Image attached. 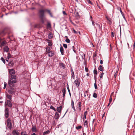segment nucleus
<instances>
[{"mask_svg":"<svg viewBox=\"0 0 135 135\" xmlns=\"http://www.w3.org/2000/svg\"><path fill=\"white\" fill-rule=\"evenodd\" d=\"M7 126L9 129H11L12 128V124L11 122V120L8 118L7 120Z\"/></svg>","mask_w":135,"mask_h":135,"instance_id":"1","label":"nucleus"},{"mask_svg":"<svg viewBox=\"0 0 135 135\" xmlns=\"http://www.w3.org/2000/svg\"><path fill=\"white\" fill-rule=\"evenodd\" d=\"M9 80L11 81V82H13V83H15L16 81L15 75H11V78Z\"/></svg>","mask_w":135,"mask_h":135,"instance_id":"2","label":"nucleus"},{"mask_svg":"<svg viewBox=\"0 0 135 135\" xmlns=\"http://www.w3.org/2000/svg\"><path fill=\"white\" fill-rule=\"evenodd\" d=\"M77 79L74 81V83L77 87H78L80 85V82L78 78L76 77Z\"/></svg>","mask_w":135,"mask_h":135,"instance_id":"3","label":"nucleus"},{"mask_svg":"<svg viewBox=\"0 0 135 135\" xmlns=\"http://www.w3.org/2000/svg\"><path fill=\"white\" fill-rule=\"evenodd\" d=\"M44 10H41L40 11V17L41 18H42L44 16Z\"/></svg>","mask_w":135,"mask_h":135,"instance_id":"4","label":"nucleus"},{"mask_svg":"<svg viewBox=\"0 0 135 135\" xmlns=\"http://www.w3.org/2000/svg\"><path fill=\"white\" fill-rule=\"evenodd\" d=\"M8 109L6 108L5 110V116L6 117L8 118Z\"/></svg>","mask_w":135,"mask_h":135,"instance_id":"5","label":"nucleus"},{"mask_svg":"<svg viewBox=\"0 0 135 135\" xmlns=\"http://www.w3.org/2000/svg\"><path fill=\"white\" fill-rule=\"evenodd\" d=\"M5 104L8 105L10 107H12V104L9 100H7L6 103Z\"/></svg>","mask_w":135,"mask_h":135,"instance_id":"6","label":"nucleus"},{"mask_svg":"<svg viewBox=\"0 0 135 135\" xmlns=\"http://www.w3.org/2000/svg\"><path fill=\"white\" fill-rule=\"evenodd\" d=\"M14 83H13V82H11V81H9L8 84L11 87H13L14 86Z\"/></svg>","mask_w":135,"mask_h":135,"instance_id":"7","label":"nucleus"},{"mask_svg":"<svg viewBox=\"0 0 135 135\" xmlns=\"http://www.w3.org/2000/svg\"><path fill=\"white\" fill-rule=\"evenodd\" d=\"M62 92L63 93V96L62 97L64 98V99L65 97V94H66V90L65 89V88H64L62 89Z\"/></svg>","mask_w":135,"mask_h":135,"instance_id":"8","label":"nucleus"},{"mask_svg":"<svg viewBox=\"0 0 135 135\" xmlns=\"http://www.w3.org/2000/svg\"><path fill=\"white\" fill-rule=\"evenodd\" d=\"M15 73V71L13 69H11L9 71V74L11 75H14Z\"/></svg>","mask_w":135,"mask_h":135,"instance_id":"9","label":"nucleus"},{"mask_svg":"<svg viewBox=\"0 0 135 135\" xmlns=\"http://www.w3.org/2000/svg\"><path fill=\"white\" fill-rule=\"evenodd\" d=\"M71 106H72V108L74 110V111L75 112L76 110L75 109V107L74 106V104L73 101V100L71 104Z\"/></svg>","mask_w":135,"mask_h":135,"instance_id":"10","label":"nucleus"},{"mask_svg":"<svg viewBox=\"0 0 135 135\" xmlns=\"http://www.w3.org/2000/svg\"><path fill=\"white\" fill-rule=\"evenodd\" d=\"M19 132L18 131H16V130H14L12 132V134L13 135H18L19 134Z\"/></svg>","mask_w":135,"mask_h":135,"instance_id":"11","label":"nucleus"},{"mask_svg":"<svg viewBox=\"0 0 135 135\" xmlns=\"http://www.w3.org/2000/svg\"><path fill=\"white\" fill-rule=\"evenodd\" d=\"M9 50V48L7 46L5 47L4 48V52H7Z\"/></svg>","mask_w":135,"mask_h":135,"instance_id":"12","label":"nucleus"},{"mask_svg":"<svg viewBox=\"0 0 135 135\" xmlns=\"http://www.w3.org/2000/svg\"><path fill=\"white\" fill-rule=\"evenodd\" d=\"M62 108V106L61 105L59 107H57V111L59 113H60L61 110Z\"/></svg>","mask_w":135,"mask_h":135,"instance_id":"13","label":"nucleus"},{"mask_svg":"<svg viewBox=\"0 0 135 135\" xmlns=\"http://www.w3.org/2000/svg\"><path fill=\"white\" fill-rule=\"evenodd\" d=\"M54 53L52 51H50L48 52V55L49 56L52 57L54 55Z\"/></svg>","mask_w":135,"mask_h":135,"instance_id":"14","label":"nucleus"},{"mask_svg":"<svg viewBox=\"0 0 135 135\" xmlns=\"http://www.w3.org/2000/svg\"><path fill=\"white\" fill-rule=\"evenodd\" d=\"M54 117L55 119H57L59 118V114L57 112H56L55 113Z\"/></svg>","mask_w":135,"mask_h":135,"instance_id":"15","label":"nucleus"},{"mask_svg":"<svg viewBox=\"0 0 135 135\" xmlns=\"http://www.w3.org/2000/svg\"><path fill=\"white\" fill-rule=\"evenodd\" d=\"M32 131L33 132H36L37 131L36 128V126H33L32 128Z\"/></svg>","mask_w":135,"mask_h":135,"instance_id":"16","label":"nucleus"},{"mask_svg":"<svg viewBox=\"0 0 135 135\" xmlns=\"http://www.w3.org/2000/svg\"><path fill=\"white\" fill-rule=\"evenodd\" d=\"M106 18L107 20L109 22V24L110 25L112 23L111 19L110 18L108 17L107 16L106 17Z\"/></svg>","mask_w":135,"mask_h":135,"instance_id":"17","label":"nucleus"},{"mask_svg":"<svg viewBox=\"0 0 135 135\" xmlns=\"http://www.w3.org/2000/svg\"><path fill=\"white\" fill-rule=\"evenodd\" d=\"M48 37L49 39H50L53 37V35L52 33L50 32L48 35Z\"/></svg>","mask_w":135,"mask_h":135,"instance_id":"18","label":"nucleus"},{"mask_svg":"<svg viewBox=\"0 0 135 135\" xmlns=\"http://www.w3.org/2000/svg\"><path fill=\"white\" fill-rule=\"evenodd\" d=\"M71 77L73 78L74 79H75V75L74 72L72 70H71Z\"/></svg>","mask_w":135,"mask_h":135,"instance_id":"19","label":"nucleus"},{"mask_svg":"<svg viewBox=\"0 0 135 135\" xmlns=\"http://www.w3.org/2000/svg\"><path fill=\"white\" fill-rule=\"evenodd\" d=\"M81 103L80 102H78V108L79 109V112H80L81 110Z\"/></svg>","mask_w":135,"mask_h":135,"instance_id":"20","label":"nucleus"},{"mask_svg":"<svg viewBox=\"0 0 135 135\" xmlns=\"http://www.w3.org/2000/svg\"><path fill=\"white\" fill-rule=\"evenodd\" d=\"M87 113V111H86L84 112V117L83 118V120L86 119V115Z\"/></svg>","mask_w":135,"mask_h":135,"instance_id":"21","label":"nucleus"},{"mask_svg":"<svg viewBox=\"0 0 135 135\" xmlns=\"http://www.w3.org/2000/svg\"><path fill=\"white\" fill-rule=\"evenodd\" d=\"M60 51L62 55H63L64 54V50L62 47H61L60 48Z\"/></svg>","mask_w":135,"mask_h":135,"instance_id":"22","label":"nucleus"},{"mask_svg":"<svg viewBox=\"0 0 135 135\" xmlns=\"http://www.w3.org/2000/svg\"><path fill=\"white\" fill-rule=\"evenodd\" d=\"M60 66L61 68H62L63 69H64L65 68L64 65L62 63H61L60 64Z\"/></svg>","mask_w":135,"mask_h":135,"instance_id":"23","label":"nucleus"},{"mask_svg":"<svg viewBox=\"0 0 135 135\" xmlns=\"http://www.w3.org/2000/svg\"><path fill=\"white\" fill-rule=\"evenodd\" d=\"M98 69L100 71L103 70V67L102 65H100L98 68Z\"/></svg>","mask_w":135,"mask_h":135,"instance_id":"24","label":"nucleus"},{"mask_svg":"<svg viewBox=\"0 0 135 135\" xmlns=\"http://www.w3.org/2000/svg\"><path fill=\"white\" fill-rule=\"evenodd\" d=\"M118 9L120 11V12L121 14H122V16H123L124 15V14L122 11L121 10V8L119 7L118 8Z\"/></svg>","mask_w":135,"mask_h":135,"instance_id":"25","label":"nucleus"},{"mask_svg":"<svg viewBox=\"0 0 135 135\" xmlns=\"http://www.w3.org/2000/svg\"><path fill=\"white\" fill-rule=\"evenodd\" d=\"M49 41H48V46H51L52 45V43L49 40H48Z\"/></svg>","mask_w":135,"mask_h":135,"instance_id":"26","label":"nucleus"},{"mask_svg":"<svg viewBox=\"0 0 135 135\" xmlns=\"http://www.w3.org/2000/svg\"><path fill=\"white\" fill-rule=\"evenodd\" d=\"M50 133V131L49 130H47L46 132H44L43 134V135L46 134H48Z\"/></svg>","mask_w":135,"mask_h":135,"instance_id":"27","label":"nucleus"},{"mask_svg":"<svg viewBox=\"0 0 135 135\" xmlns=\"http://www.w3.org/2000/svg\"><path fill=\"white\" fill-rule=\"evenodd\" d=\"M6 42L5 41H3L2 42L1 44V46H3L6 45Z\"/></svg>","mask_w":135,"mask_h":135,"instance_id":"28","label":"nucleus"},{"mask_svg":"<svg viewBox=\"0 0 135 135\" xmlns=\"http://www.w3.org/2000/svg\"><path fill=\"white\" fill-rule=\"evenodd\" d=\"M93 97L95 98H97V95L96 93H94L93 95Z\"/></svg>","mask_w":135,"mask_h":135,"instance_id":"29","label":"nucleus"},{"mask_svg":"<svg viewBox=\"0 0 135 135\" xmlns=\"http://www.w3.org/2000/svg\"><path fill=\"white\" fill-rule=\"evenodd\" d=\"M27 134L26 133V132H22L21 133V135H27Z\"/></svg>","mask_w":135,"mask_h":135,"instance_id":"30","label":"nucleus"},{"mask_svg":"<svg viewBox=\"0 0 135 135\" xmlns=\"http://www.w3.org/2000/svg\"><path fill=\"white\" fill-rule=\"evenodd\" d=\"M11 55L9 53H8V54L7 58H8V59H9L11 58Z\"/></svg>","mask_w":135,"mask_h":135,"instance_id":"31","label":"nucleus"},{"mask_svg":"<svg viewBox=\"0 0 135 135\" xmlns=\"http://www.w3.org/2000/svg\"><path fill=\"white\" fill-rule=\"evenodd\" d=\"M81 128V126H79L76 127V128L77 130H78L79 129H80Z\"/></svg>","mask_w":135,"mask_h":135,"instance_id":"32","label":"nucleus"},{"mask_svg":"<svg viewBox=\"0 0 135 135\" xmlns=\"http://www.w3.org/2000/svg\"><path fill=\"white\" fill-rule=\"evenodd\" d=\"M1 60H2V61H3V62L5 64V60L4 59L3 57H1Z\"/></svg>","mask_w":135,"mask_h":135,"instance_id":"33","label":"nucleus"},{"mask_svg":"<svg viewBox=\"0 0 135 135\" xmlns=\"http://www.w3.org/2000/svg\"><path fill=\"white\" fill-rule=\"evenodd\" d=\"M92 24L94 26L95 29L96 30V27L95 26V22L93 21H92Z\"/></svg>","mask_w":135,"mask_h":135,"instance_id":"34","label":"nucleus"},{"mask_svg":"<svg viewBox=\"0 0 135 135\" xmlns=\"http://www.w3.org/2000/svg\"><path fill=\"white\" fill-rule=\"evenodd\" d=\"M50 108L51 109H52L54 111H56V110L55 109V108L54 107H53L52 106H51L50 107Z\"/></svg>","mask_w":135,"mask_h":135,"instance_id":"35","label":"nucleus"},{"mask_svg":"<svg viewBox=\"0 0 135 135\" xmlns=\"http://www.w3.org/2000/svg\"><path fill=\"white\" fill-rule=\"evenodd\" d=\"M65 41L68 43H69L70 42V41L69 38H67L66 39Z\"/></svg>","mask_w":135,"mask_h":135,"instance_id":"36","label":"nucleus"},{"mask_svg":"<svg viewBox=\"0 0 135 135\" xmlns=\"http://www.w3.org/2000/svg\"><path fill=\"white\" fill-rule=\"evenodd\" d=\"M51 24L50 23H48L47 25V27L48 28H50L51 27Z\"/></svg>","mask_w":135,"mask_h":135,"instance_id":"37","label":"nucleus"},{"mask_svg":"<svg viewBox=\"0 0 135 135\" xmlns=\"http://www.w3.org/2000/svg\"><path fill=\"white\" fill-rule=\"evenodd\" d=\"M94 74L97 75V74L98 72L97 70H94Z\"/></svg>","mask_w":135,"mask_h":135,"instance_id":"38","label":"nucleus"},{"mask_svg":"<svg viewBox=\"0 0 135 135\" xmlns=\"http://www.w3.org/2000/svg\"><path fill=\"white\" fill-rule=\"evenodd\" d=\"M95 24L97 26V27L99 29L100 28V25L99 24L97 23H96Z\"/></svg>","mask_w":135,"mask_h":135,"instance_id":"39","label":"nucleus"},{"mask_svg":"<svg viewBox=\"0 0 135 135\" xmlns=\"http://www.w3.org/2000/svg\"><path fill=\"white\" fill-rule=\"evenodd\" d=\"M7 84L6 82L4 83V87H3L4 89H5L6 88Z\"/></svg>","mask_w":135,"mask_h":135,"instance_id":"40","label":"nucleus"},{"mask_svg":"<svg viewBox=\"0 0 135 135\" xmlns=\"http://www.w3.org/2000/svg\"><path fill=\"white\" fill-rule=\"evenodd\" d=\"M47 51H49L50 50V47H47L46 48Z\"/></svg>","mask_w":135,"mask_h":135,"instance_id":"41","label":"nucleus"},{"mask_svg":"<svg viewBox=\"0 0 135 135\" xmlns=\"http://www.w3.org/2000/svg\"><path fill=\"white\" fill-rule=\"evenodd\" d=\"M63 46L64 48H65L66 49L67 47V45L65 44H63Z\"/></svg>","mask_w":135,"mask_h":135,"instance_id":"42","label":"nucleus"},{"mask_svg":"<svg viewBox=\"0 0 135 135\" xmlns=\"http://www.w3.org/2000/svg\"><path fill=\"white\" fill-rule=\"evenodd\" d=\"M72 47H73V51L75 53H76V50H75V48L74 47V46H73Z\"/></svg>","mask_w":135,"mask_h":135,"instance_id":"43","label":"nucleus"},{"mask_svg":"<svg viewBox=\"0 0 135 135\" xmlns=\"http://www.w3.org/2000/svg\"><path fill=\"white\" fill-rule=\"evenodd\" d=\"M103 74H104V73L103 72L101 74L100 76V77L101 78H102V77L103 76Z\"/></svg>","mask_w":135,"mask_h":135,"instance_id":"44","label":"nucleus"},{"mask_svg":"<svg viewBox=\"0 0 135 135\" xmlns=\"http://www.w3.org/2000/svg\"><path fill=\"white\" fill-rule=\"evenodd\" d=\"M94 85L95 88L96 89H97V85L96 83H94Z\"/></svg>","mask_w":135,"mask_h":135,"instance_id":"45","label":"nucleus"},{"mask_svg":"<svg viewBox=\"0 0 135 135\" xmlns=\"http://www.w3.org/2000/svg\"><path fill=\"white\" fill-rule=\"evenodd\" d=\"M88 124L87 121L86 120H85L84 122V125H87Z\"/></svg>","mask_w":135,"mask_h":135,"instance_id":"46","label":"nucleus"},{"mask_svg":"<svg viewBox=\"0 0 135 135\" xmlns=\"http://www.w3.org/2000/svg\"><path fill=\"white\" fill-rule=\"evenodd\" d=\"M112 98L110 97L109 99V102L111 103L112 100Z\"/></svg>","mask_w":135,"mask_h":135,"instance_id":"47","label":"nucleus"},{"mask_svg":"<svg viewBox=\"0 0 135 135\" xmlns=\"http://www.w3.org/2000/svg\"><path fill=\"white\" fill-rule=\"evenodd\" d=\"M76 17H78L79 16V14L78 13V12H76Z\"/></svg>","mask_w":135,"mask_h":135,"instance_id":"48","label":"nucleus"},{"mask_svg":"<svg viewBox=\"0 0 135 135\" xmlns=\"http://www.w3.org/2000/svg\"><path fill=\"white\" fill-rule=\"evenodd\" d=\"M111 35H112V37H114V33L113 32H111Z\"/></svg>","mask_w":135,"mask_h":135,"instance_id":"49","label":"nucleus"},{"mask_svg":"<svg viewBox=\"0 0 135 135\" xmlns=\"http://www.w3.org/2000/svg\"><path fill=\"white\" fill-rule=\"evenodd\" d=\"M67 89H68V92H69V94L70 95H71V93H70V90H69V88H67Z\"/></svg>","mask_w":135,"mask_h":135,"instance_id":"50","label":"nucleus"},{"mask_svg":"<svg viewBox=\"0 0 135 135\" xmlns=\"http://www.w3.org/2000/svg\"><path fill=\"white\" fill-rule=\"evenodd\" d=\"M85 71H86V72H88V69L87 68H85Z\"/></svg>","mask_w":135,"mask_h":135,"instance_id":"51","label":"nucleus"},{"mask_svg":"<svg viewBox=\"0 0 135 135\" xmlns=\"http://www.w3.org/2000/svg\"><path fill=\"white\" fill-rule=\"evenodd\" d=\"M7 97L9 99H11V97L10 95H8Z\"/></svg>","mask_w":135,"mask_h":135,"instance_id":"52","label":"nucleus"},{"mask_svg":"<svg viewBox=\"0 0 135 135\" xmlns=\"http://www.w3.org/2000/svg\"><path fill=\"white\" fill-rule=\"evenodd\" d=\"M63 13L64 15H66V14L65 11H63Z\"/></svg>","mask_w":135,"mask_h":135,"instance_id":"53","label":"nucleus"},{"mask_svg":"<svg viewBox=\"0 0 135 135\" xmlns=\"http://www.w3.org/2000/svg\"><path fill=\"white\" fill-rule=\"evenodd\" d=\"M100 63L101 64H103V61H102V60H100Z\"/></svg>","mask_w":135,"mask_h":135,"instance_id":"54","label":"nucleus"},{"mask_svg":"<svg viewBox=\"0 0 135 135\" xmlns=\"http://www.w3.org/2000/svg\"><path fill=\"white\" fill-rule=\"evenodd\" d=\"M133 48L134 49L135 47V43H134V44H133Z\"/></svg>","mask_w":135,"mask_h":135,"instance_id":"55","label":"nucleus"},{"mask_svg":"<svg viewBox=\"0 0 135 135\" xmlns=\"http://www.w3.org/2000/svg\"><path fill=\"white\" fill-rule=\"evenodd\" d=\"M117 71L115 74V75H114L115 78L116 77V76L117 75Z\"/></svg>","mask_w":135,"mask_h":135,"instance_id":"56","label":"nucleus"},{"mask_svg":"<svg viewBox=\"0 0 135 135\" xmlns=\"http://www.w3.org/2000/svg\"><path fill=\"white\" fill-rule=\"evenodd\" d=\"M49 14H50V16L51 17H53V16L52 15V14L51 13H50Z\"/></svg>","mask_w":135,"mask_h":135,"instance_id":"57","label":"nucleus"},{"mask_svg":"<svg viewBox=\"0 0 135 135\" xmlns=\"http://www.w3.org/2000/svg\"><path fill=\"white\" fill-rule=\"evenodd\" d=\"M73 31L75 33H77V32H76L74 30H73Z\"/></svg>","mask_w":135,"mask_h":135,"instance_id":"58","label":"nucleus"},{"mask_svg":"<svg viewBox=\"0 0 135 135\" xmlns=\"http://www.w3.org/2000/svg\"><path fill=\"white\" fill-rule=\"evenodd\" d=\"M88 2V3H89L91 4H92V3L89 0Z\"/></svg>","mask_w":135,"mask_h":135,"instance_id":"59","label":"nucleus"},{"mask_svg":"<svg viewBox=\"0 0 135 135\" xmlns=\"http://www.w3.org/2000/svg\"><path fill=\"white\" fill-rule=\"evenodd\" d=\"M47 11L49 14L50 13H51L50 12V11L49 10H47Z\"/></svg>","mask_w":135,"mask_h":135,"instance_id":"60","label":"nucleus"},{"mask_svg":"<svg viewBox=\"0 0 135 135\" xmlns=\"http://www.w3.org/2000/svg\"><path fill=\"white\" fill-rule=\"evenodd\" d=\"M31 135H36V134L35 133H34L32 134Z\"/></svg>","mask_w":135,"mask_h":135,"instance_id":"61","label":"nucleus"},{"mask_svg":"<svg viewBox=\"0 0 135 135\" xmlns=\"http://www.w3.org/2000/svg\"><path fill=\"white\" fill-rule=\"evenodd\" d=\"M120 36H121V28H120Z\"/></svg>","mask_w":135,"mask_h":135,"instance_id":"62","label":"nucleus"},{"mask_svg":"<svg viewBox=\"0 0 135 135\" xmlns=\"http://www.w3.org/2000/svg\"><path fill=\"white\" fill-rule=\"evenodd\" d=\"M90 18L91 19H92V16H90Z\"/></svg>","mask_w":135,"mask_h":135,"instance_id":"63","label":"nucleus"},{"mask_svg":"<svg viewBox=\"0 0 135 135\" xmlns=\"http://www.w3.org/2000/svg\"><path fill=\"white\" fill-rule=\"evenodd\" d=\"M110 103L109 102V104H108V106H109V105H110Z\"/></svg>","mask_w":135,"mask_h":135,"instance_id":"64","label":"nucleus"}]
</instances>
